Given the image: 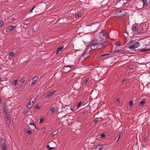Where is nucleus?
<instances>
[{"mask_svg": "<svg viewBox=\"0 0 150 150\" xmlns=\"http://www.w3.org/2000/svg\"><path fill=\"white\" fill-rule=\"evenodd\" d=\"M126 14V11L123 9L117 10L115 13V15L119 17H122Z\"/></svg>", "mask_w": 150, "mask_h": 150, "instance_id": "nucleus-1", "label": "nucleus"}, {"mask_svg": "<svg viewBox=\"0 0 150 150\" xmlns=\"http://www.w3.org/2000/svg\"><path fill=\"white\" fill-rule=\"evenodd\" d=\"M99 36L102 41H104L107 39V36L104 31H101L99 33Z\"/></svg>", "mask_w": 150, "mask_h": 150, "instance_id": "nucleus-2", "label": "nucleus"}, {"mask_svg": "<svg viewBox=\"0 0 150 150\" xmlns=\"http://www.w3.org/2000/svg\"><path fill=\"white\" fill-rule=\"evenodd\" d=\"M140 46L139 43V42H136L133 44L129 47V49L132 50H134L136 48Z\"/></svg>", "mask_w": 150, "mask_h": 150, "instance_id": "nucleus-3", "label": "nucleus"}, {"mask_svg": "<svg viewBox=\"0 0 150 150\" xmlns=\"http://www.w3.org/2000/svg\"><path fill=\"white\" fill-rule=\"evenodd\" d=\"M3 111L4 112V115H7L8 112V108L6 106V104H5L4 105H3Z\"/></svg>", "mask_w": 150, "mask_h": 150, "instance_id": "nucleus-4", "label": "nucleus"}, {"mask_svg": "<svg viewBox=\"0 0 150 150\" xmlns=\"http://www.w3.org/2000/svg\"><path fill=\"white\" fill-rule=\"evenodd\" d=\"M0 146L2 147L3 146H6L5 143V140L4 138H1L0 141Z\"/></svg>", "mask_w": 150, "mask_h": 150, "instance_id": "nucleus-5", "label": "nucleus"}, {"mask_svg": "<svg viewBox=\"0 0 150 150\" xmlns=\"http://www.w3.org/2000/svg\"><path fill=\"white\" fill-rule=\"evenodd\" d=\"M98 47V44L97 43H93L91 46V48L93 50L96 49Z\"/></svg>", "mask_w": 150, "mask_h": 150, "instance_id": "nucleus-6", "label": "nucleus"}, {"mask_svg": "<svg viewBox=\"0 0 150 150\" xmlns=\"http://www.w3.org/2000/svg\"><path fill=\"white\" fill-rule=\"evenodd\" d=\"M38 76H35L33 78L31 82V85H33L34 84L35 81L38 79Z\"/></svg>", "mask_w": 150, "mask_h": 150, "instance_id": "nucleus-7", "label": "nucleus"}, {"mask_svg": "<svg viewBox=\"0 0 150 150\" xmlns=\"http://www.w3.org/2000/svg\"><path fill=\"white\" fill-rule=\"evenodd\" d=\"M103 146L101 145H98L95 147L96 150H101Z\"/></svg>", "mask_w": 150, "mask_h": 150, "instance_id": "nucleus-8", "label": "nucleus"}, {"mask_svg": "<svg viewBox=\"0 0 150 150\" xmlns=\"http://www.w3.org/2000/svg\"><path fill=\"white\" fill-rule=\"evenodd\" d=\"M56 92V90H54L48 93L47 95V97H50L52 95H53Z\"/></svg>", "mask_w": 150, "mask_h": 150, "instance_id": "nucleus-9", "label": "nucleus"}, {"mask_svg": "<svg viewBox=\"0 0 150 150\" xmlns=\"http://www.w3.org/2000/svg\"><path fill=\"white\" fill-rule=\"evenodd\" d=\"M16 27V26H10L8 27V29L9 31H11L13 30Z\"/></svg>", "mask_w": 150, "mask_h": 150, "instance_id": "nucleus-10", "label": "nucleus"}, {"mask_svg": "<svg viewBox=\"0 0 150 150\" xmlns=\"http://www.w3.org/2000/svg\"><path fill=\"white\" fill-rule=\"evenodd\" d=\"M8 114L7 115H4L5 118L6 119V122L8 123H10L11 122V121L10 119V118L8 116Z\"/></svg>", "mask_w": 150, "mask_h": 150, "instance_id": "nucleus-11", "label": "nucleus"}, {"mask_svg": "<svg viewBox=\"0 0 150 150\" xmlns=\"http://www.w3.org/2000/svg\"><path fill=\"white\" fill-rule=\"evenodd\" d=\"M101 46L104 47H106L108 45V42L107 41H105L103 42L101 44Z\"/></svg>", "mask_w": 150, "mask_h": 150, "instance_id": "nucleus-12", "label": "nucleus"}, {"mask_svg": "<svg viewBox=\"0 0 150 150\" xmlns=\"http://www.w3.org/2000/svg\"><path fill=\"white\" fill-rule=\"evenodd\" d=\"M64 48V47L62 46H60L59 47L56 51V54H57L59 52L61 51L62 49Z\"/></svg>", "mask_w": 150, "mask_h": 150, "instance_id": "nucleus-13", "label": "nucleus"}, {"mask_svg": "<svg viewBox=\"0 0 150 150\" xmlns=\"http://www.w3.org/2000/svg\"><path fill=\"white\" fill-rule=\"evenodd\" d=\"M108 2V0H104L101 3V4L103 6H105L107 4Z\"/></svg>", "mask_w": 150, "mask_h": 150, "instance_id": "nucleus-14", "label": "nucleus"}, {"mask_svg": "<svg viewBox=\"0 0 150 150\" xmlns=\"http://www.w3.org/2000/svg\"><path fill=\"white\" fill-rule=\"evenodd\" d=\"M50 114H52L55 111V108L54 107H51L50 108Z\"/></svg>", "mask_w": 150, "mask_h": 150, "instance_id": "nucleus-15", "label": "nucleus"}, {"mask_svg": "<svg viewBox=\"0 0 150 150\" xmlns=\"http://www.w3.org/2000/svg\"><path fill=\"white\" fill-rule=\"evenodd\" d=\"M146 102V101L145 100H142L139 103V105L142 106Z\"/></svg>", "mask_w": 150, "mask_h": 150, "instance_id": "nucleus-16", "label": "nucleus"}, {"mask_svg": "<svg viewBox=\"0 0 150 150\" xmlns=\"http://www.w3.org/2000/svg\"><path fill=\"white\" fill-rule=\"evenodd\" d=\"M142 2L144 7L146 6L147 5V1L146 0H142Z\"/></svg>", "mask_w": 150, "mask_h": 150, "instance_id": "nucleus-17", "label": "nucleus"}, {"mask_svg": "<svg viewBox=\"0 0 150 150\" xmlns=\"http://www.w3.org/2000/svg\"><path fill=\"white\" fill-rule=\"evenodd\" d=\"M18 82V80H15L13 82L12 85L13 86H16Z\"/></svg>", "mask_w": 150, "mask_h": 150, "instance_id": "nucleus-18", "label": "nucleus"}, {"mask_svg": "<svg viewBox=\"0 0 150 150\" xmlns=\"http://www.w3.org/2000/svg\"><path fill=\"white\" fill-rule=\"evenodd\" d=\"M109 53H105L103 54H102L100 55V57H105L106 56H108L109 55Z\"/></svg>", "mask_w": 150, "mask_h": 150, "instance_id": "nucleus-19", "label": "nucleus"}, {"mask_svg": "<svg viewBox=\"0 0 150 150\" xmlns=\"http://www.w3.org/2000/svg\"><path fill=\"white\" fill-rule=\"evenodd\" d=\"M149 50L148 49L143 48L140 50V51L141 52H143L148 51Z\"/></svg>", "mask_w": 150, "mask_h": 150, "instance_id": "nucleus-20", "label": "nucleus"}, {"mask_svg": "<svg viewBox=\"0 0 150 150\" xmlns=\"http://www.w3.org/2000/svg\"><path fill=\"white\" fill-rule=\"evenodd\" d=\"M9 55L11 57L14 56L15 55V53L12 51H11L9 53Z\"/></svg>", "mask_w": 150, "mask_h": 150, "instance_id": "nucleus-21", "label": "nucleus"}, {"mask_svg": "<svg viewBox=\"0 0 150 150\" xmlns=\"http://www.w3.org/2000/svg\"><path fill=\"white\" fill-rule=\"evenodd\" d=\"M89 79V78L88 77L84 81V82H83V84L84 85H86L88 81V80Z\"/></svg>", "mask_w": 150, "mask_h": 150, "instance_id": "nucleus-22", "label": "nucleus"}, {"mask_svg": "<svg viewBox=\"0 0 150 150\" xmlns=\"http://www.w3.org/2000/svg\"><path fill=\"white\" fill-rule=\"evenodd\" d=\"M83 57L85 58H86L88 57V53L85 52L83 54Z\"/></svg>", "mask_w": 150, "mask_h": 150, "instance_id": "nucleus-23", "label": "nucleus"}, {"mask_svg": "<svg viewBox=\"0 0 150 150\" xmlns=\"http://www.w3.org/2000/svg\"><path fill=\"white\" fill-rule=\"evenodd\" d=\"M47 148L48 149V150H51L53 149L54 148V147H50L49 145H47L46 146Z\"/></svg>", "mask_w": 150, "mask_h": 150, "instance_id": "nucleus-24", "label": "nucleus"}, {"mask_svg": "<svg viewBox=\"0 0 150 150\" xmlns=\"http://www.w3.org/2000/svg\"><path fill=\"white\" fill-rule=\"evenodd\" d=\"M147 137H148L147 136V135L146 134H145L143 137V141H146Z\"/></svg>", "mask_w": 150, "mask_h": 150, "instance_id": "nucleus-25", "label": "nucleus"}, {"mask_svg": "<svg viewBox=\"0 0 150 150\" xmlns=\"http://www.w3.org/2000/svg\"><path fill=\"white\" fill-rule=\"evenodd\" d=\"M2 150H7V146H3L2 147Z\"/></svg>", "mask_w": 150, "mask_h": 150, "instance_id": "nucleus-26", "label": "nucleus"}, {"mask_svg": "<svg viewBox=\"0 0 150 150\" xmlns=\"http://www.w3.org/2000/svg\"><path fill=\"white\" fill-rule=\"evenodd\" d=\"M137 28V27L135 25L133 27L132 30H133V31H134Z\"/></svg>", "mask_w": 150, "mask_h": 150, "instance_id": "nucleus-27", "label": "nucleus"}, {"mask_svg": "<svg viewBox=\"0 0 150 150\" xmlns=\"http://www.w3.org/2000/svg\"><path fill=\"white\" fill-rule=\"evenodd\" d=\"M35 6H34L33 8H32L31 10H30L29 12V13H30V14H31V13L32 12H33V10L34 9V8H35Z\"/></svg>", "mask_w": 150, "mask_h": 150, "instance_id": "nucleus-28", "label": "nucleus"}, {"mask_svg": "<svg viewBox=\"0 0 150 150\" xmlns=\"http://www.w3.org/2000/svg\"><path fill=\"white\" fill-rule=\"evenodd\" d=\"M81 14H77L75 16V17L76 18H78L79 17H80L81 16Z\"/></svg>", "mask_w": 150, "mask_h": 150, "instance_id": "nucleus-29", "label": "nucleus"}, {"mask_svg": "<svg viewBox=\"0 0 150 150\" xmlns=\"http://www.w3.org/2000/svg\"><path fill=\"white\" fill-rule=\"evenodd\" d=\"M141 32V30H138L137 31V34L139 35L140 34Z\"/></svg>", "mask_w": 150, "mask_h": 150, "instance_id": "nucleus-30", "label": "nucleus"}, {"mask_svg": "<svg viewBox=\"0 0 150 150\" xmlns=\"http://www.w3.org/2000/svg\"><path fill=\"white\" fill-rule=\"evenodd\" d=\"M31 106L30 105V104H27V105L26 108L28 110L30 108H31Z\"/></svg>", "mask_w": 150, "mask_h": 150, "instance_id": "nucleus-31", "label": "nucleus"}, {"mask_svg": "<svg viewBox=\"0 0 150 150\" xmlns=\"http://www.w3.org/2000/svg\"><path fill=\"white\" fill-rule=\"evenodd\" d=\"M124 36L126 38L128 37V33L127 32H125V33Z\"/></svg>", "mask_w": 150, "mask_h": 150, "instance_id": "nucleus-32", "label": "nucleus"}, {"mask_svg": "<svg viewBox=\"0 0 150 150\" xmlns=\"http://www.w3.org/2000/svg\"><path fill=\"white\" fill-rule=\"evenodd\" d=\"M100 136L101 138H104L105 137L106 135L104 134H100Z\"/></svg>", "mask_w": 150, "mask_h": 150, "instance_id": "nucleus-33", "label": "nucleus"}, {"mask_svg": "<svg viewBox=\"0 0 150 150\" xmlns=\"http://www.w3.org/2000/svg\"><path fill=\"white\" fill-rule=\"evenodd\" d=\"M81 102H80L78 105H77V107L78 108H79L81 106Z\"/></svg>", "mask_w": 150, "mask_h": 150, "instance_id": "nucleus-34", "label": "nucleus"}, {"mask_svg": "<svg viewBox=\"0 0 150 150\" xmlns=\"http://www.w3.org/2000/svg\"><path fill=\"white\" fill-rule=\"evenodd\" d=\"M3 23V21L1 20H0V27L2 25Z\"/></svg>", "mask_w": 150, "mask_h": 150, "instance_id": "nucleus-35", "label": "nucleus"}, {"mask_svg": "<svg viewBox=\"0 0 150 150\" xmlns=\"http://www.w3.org/2000/svg\"><path fill=\"white\" fill-rule=\"evenodd\" d=\"M29 124L31 125H34L35 127H36V126L35 125V124L33 122H31L29 123Z\"/></svg>", "mask_w": 150, "mask_h": 150, "instance_id": "nucleus-36", "label": "nucleus"}, {"mask_svg": "<svg viewBox=\"0 0 150 150\" xmlns=\"http://www.w3.org/2000/svg\"><path fill=\"white\" fill-rule=\"evenodd\" d=\"M43 121V118L41 119L39 121V123L41 124L42 123V122Z\"/></svg>", "mask_w": 150, "mask_h": 150, "instance_id": "nucleus-37", "label": "nucleus"}, {"mask_svg": "<svg viewBox=\"0 0 150 150\" xmlns=\"http://www.w3.org/2000/svg\"><path fill=\"white\" fill-rule=\"evenodd\" d=\"M27 132L30 135L32 133V132L29 130H28Z\"/></svg>", "mask_w": 150, "mask_h": 150, "instance_id": "nucleus-38", "label": "nucleus"}, {"mask_svg": "<svg viewBox=\"0 0 150 150\" xmlns=\"http://www.w3.org/2000/svg\"><path fill=\"white\" fill-rule=\"evenodd\" d=\"M25 81V80L24 79H21L20 80V81H21V82L22 83H23Z\"/></svg>", "mask_w": 150, "mask_h": 150, "instance_id": "nucleus-39", "label": "nucleus"}, {"mask_svg": "<svg viewBox=\"0 0 150 150\" xmlns=\"http://www.w3.org/2000/svg\"><path fill=\"white\" fill-rule=\"evenodd\" d=\"M115 45L117 46H120V43L119 42H117L116 44H115Z\"/></svg>", "mask_w": 150, "mask_h": 150, "instance_id": "nucleus-40", "label": "nucleus"}, {"mask_svg": "<svg viewBox=\"0 0 150 150\" xmlns=\"http://www.w3.org/2000/svg\"><path fill=\"white\" fill-rule=\"evenodd\" d=\"M132 105H133V104H132V102L130 101L129 102V106L131 107V106H132Z\"/></svg>", "mask_w": 150, "mask_h": 150, "instance_id": "nucleus-41", "label": "nucleus"}, {"mask_svg": "<svg viewBox=\"0 0 150 150\" xmlns=\"http://www.w3.org/2000/svg\"><path fill=\"white\" fill-rule=\"evenodd\" d=\"M32 100V99H31L30 100V102L28 103V104H30V105L31 106V105H32V104L31 103V100Z\"/></svg>", "mask_w": 150, "mask_h": 150, "instance_id": "nucleus-42", "label": "nucleus"}, {"mask_svg": "<svg viewBox=\"0 0 150 150\" xmlns=\"http://www.w3.org/2000/svg\"><path fill=\"white\" fill-rule=\"evenodd\" d=\"M35 108L37 109H39L40 108V107L38 105H37L35 107Z\"/></svg>", "mask_w": 150, "mask_h": 150, "instance_id": "nucleus-43", "label": "nucleus"}, {"mask_svg": "<svg viewBox=\"0 0 150 150\" xmlns=\"http://www.w3.org/2000/svg\"><path fill=\"white\" fill-rule=\"evenodd\" d=\"M97 122H98V120H96L93 121V123L95 124V123H96Z\"/></svg>", "mask_w": 150, "mask_h": 150, "instance_id": "nucleus-44", "label": "nucleus"}, {"mask_svg": "<svg viewBox=\"0 0 150 150\" xmlns=\"http://www.w3.org/2000/svg\"><path fill=\"white\" fill-rule=\"evenodd\" d=\"M66 67H69L70 68H71V66L70 65H68L66 66Z\"/></svg>", "mask_w": 150, "mask_h": 150, "instance_id": "nucleus-45", "label": "nucleus"}, {"mask_svg": "<svg viewBox=\"0 0 150 150\" xmlns=\"http://www.w3.org/2000/svg\"><path fill=\"white\" fill-rule=\"evenodd\" d=\"M117 103H119V99H118L116 101Z\"/></svg>", "mask_w": 150, "mask_h": 150, "instance_id": "nucleus-46", "label": "nucleus"}, {"mask_svg": "<svg viewBox=\"0 0 150 150\" xmlns=\"http://www.w3.org/2000/svg\"><path fill=\"white\" fill-rule=\"evenodd\" d=\"M120 135L119 136V137H118V139H117V141H118V140H119V138H120Z\"/></svg>", "mask_w": 150, "mask_h": 150, "instance_id": "nucleus-47", "label": "nucleus"}, {"mask_svg": "<svg viewBox=\"0 0 150 150\" xmlns=\"http://www.w3.org/2000/svg\"><path fill=\"white\" fill-rule=\"evenodd\" d=\"M31 103L32 104V105H33V103H34V101H32V102H31Z\"/></svg>", "mask_w": 150, "mask_h": 150, "instance_id": "nucleus-48", "label": "nucleus"}, {"mask_svg": "<svg viewBox=\"0 0 150 150\" xmlns=\"http://www.w3.org/2000/svg\"><path fill=\"white\" fill-rule=\"evenodd\" d=\"M125 80H123V81H122V83H124V82H125Z\"/></svg>", "mask_w": 150, "mask_h": 150, "instance_id": "nucleus-49", "label": "nucleus"}, {"mask_svg": "<svg viewBox=\"0 0 150 150\" xmlns=\"http://www.w3.org/2000/svg\"><path fill=\"white\" fill-rule=\"evenodd\" d=\"M71 109L72 111H74L71 108Z\"/></svg>", "mask_w": 150, "mask_h": 150, "instance_id": "nucleus-50", "label": "nucleus"}, {"mask_svg": "<svg viewBox=\"0 0 150 150\" xmlns=\"http://www.w3.org/2000/svg\"><path fill=\"white\" fill-rule=\"evenodd\" d=\"M28 24V23H26V24H25V25H27Z\"/></svg>", "mask_w": 150, "mask_h": 150, "instance_id": "nucleus-51", "label": "nucleus"}, {"mask_svg": "<svg viewBox=\"0 0 150 150\" xmlns=\"http://www.w3.org/2000/svg\"><path fill=\"white\" fill-rule=\"evenodd\" d=\"M132 40H130V41H129V42H132Z\"/></svg>", "mask_w": 150, "mask_h": 150, "instance_id": "nucleus-52", "label": "nucleus"}, {"mask_svg": "<svg viewBox=\"0 0 150 150\" xmlns=\"http://www.w3.org/2000/svg\"><path fill=\"white\" fill-rule=\"evenodd\" d=\"M33 30H34V29L33 28L32 29V30L33 31Z\"/></svg>", "mask_w": 150, "mask_h": 150, "instance_id": "nucleus-53", "label": "nucleus"}, {"mask_svg": "<svg viewBox=\"0 0 150 150\" xmlns=\"http://www.w3.org/2000/svg\"><path fill=\"white\" fill-rule=\"evenodd\" d=\"M1 77H0V80H1Z\"/></svg>", "mask_w": 150, "mask_h": 150, "instance_id": "nucleus-54", "label": "nucleus"}]
</instances>
